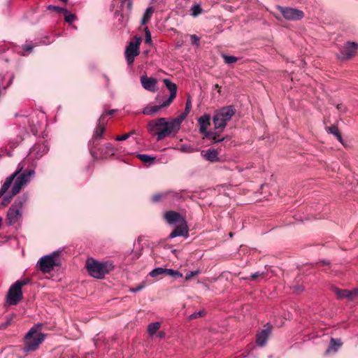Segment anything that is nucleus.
<instances>
[{
	"instance_id": "nucleus-55",
	"label": "nucleus",
	"mask_w": 358,
	"mask_h": 358,
	"mask_svg": "<svg viewBox=\"0 0 358 358\" xmlns=\"http://www.w3.org/2000/svg\"><path fill=\"white\" fill-rule=\"evenodd\" d=\"M157 336L160 338H163L165 337V333L163 331H160L158 333Z\"/></svg>"
},
{
	"instance_id": "nucleus-4",
	"label": "nucleus",
	"mask_w": 358,
	"mask_h": 358,
	"mask_svg": "<svg viewBox=\"0 0 358 358\" xmlns=\"http://www.w3.org/2000/svg\"><path fill=\"white\" fill-rule=\"evenodd\" d=\"M86 267L91 276L101 279L113 271L115 266L112 261L99 262L91 258L87 259Z\"/></svg>"
},
{
	"instance_id": "nucleus-57",
	"label": "nucleus",
	"mask_w": 358,
	"mask_h": 358,
	"mask_svg": "<svg viewBox=\"0 0 358 358\" xmlns=\"http://www.w3.org/2000/svg\"><path fill=\"white\" fill-rule=\"evenodd\" d=\"M321 263L323 264V265H329V262L328 261H326V260H323L321 262Z\"/></svg>"
},
{
	"instance_id": "nucleus-33",
	"label": "nucleus",
	"mask_w": 358,
	"mask_h": 358,
	"mask_svg": "<svg viewBox=\"0 0 358 358\" xmlns=\"http://www.w3.org/2000/svg\"><path fill=\"white\" fill-rule=\"evenodd\" d=\"M166 273V268H162V267H157L154 269H152L150 272V275L151 277H157L158 275H164Z\"/></svg>"
},
{
	"instance_id": "nucleus-13",
	"label": "nucleus",
	"mask_w": 358,
	"mask_h": 358,
	"mask_svg": "<svg viewBox=\"0 0 358 358\" xmlns=\"http://www.w3.org/2000/svg\"><path fill=\"white\" fill-rule=\"evenodd\" d=\"M21 216V210L11 206L6 215L7 224L8 226L13 225Z\"/></svg>"
},
{
	"instance_id": "nucleus-41",
	"label": "nucleus",
	"mask_w": 358,
	"mask_h": 358,
	"mask_svg": "<svg viewBox=\"0 0 358 358\" xmlns=\"http://www.w3.org/2000/svg\"><path fill=\"white\" fill-rule=\"evenodd\" d=\"M13 196L11 192L10 195L4 196L1 202V207L4 208L11 201Z\"/></svg>"
},
{
	"instance_id": "nucleus-17",
	"label": "nucleus",
	"mask_w": 358,
	"mask_h": 358,
	"mask_svg": "<svg viewBox=\"0 0 358 358\" xmlns=\"http://www.w3.org/2000/svg\"><path fill=\"white\" fill-rule=\"evenodd\" d=\"M191 108H192V102H191L190 99L188 98L186 101L185 111L182 114L178 115L177 117L173 118V120H175V124H176L179 128H180L181 123L186 118V117L190 112Z\"/></svg>"
},
{
	"instance_id": "nucleus-24",
	"label": "nucleus",
	"mask_w": 358,
	"mask_h": 358,
	"mask_svg": "<svg viewBox=\"0 0 358 358\" xmlns=\"http://www.w3.org/2000/svg\"><path fill=\"white\" fill-rule=\"evenodd\" d=\"M48 148L44 143L35 145L31 149V152H36V155L38 158L41 157L48 152Z\"/></svg>"
},
{
	"instance_id": "nucleus-40",
	"label": "nucleus",
	"mask_w": 358,
	"mask_h": 358,
	"mask_svg": "<svg viewBox=\"0 0 358 358\" xmlns=\"http://www.w3.org/2000/svg\"><path fill=\"white\" fill-rule=\"evenodd\" d=\"M48 9L50 10H54L57 13H63V14H64V13H67V9H66L64 8L56 6H52V5L49 6L48 7Z\"/></svg>"
},
{
	"instance_id": "nucleus-12",
	"label": "nucleus",
	"mask_w": 358,
	"mask_h": 358,
	"mask_svg": "<svg viewBox=\"0 0 358 358\" xmlns=\"http://www.w3.org/2000/svg\"><path fill=\"white\" fill-rule=\"evenodd\" d=\"M164 217L169 224H174L177 223L180 224L186 222L184 217H182L179 213L173 210L166 211L164 215Z\"/></svg>"
},
{
	"instance_id": "nucleus-6",
	"label": "nucleus",
	"mask_w": 358,
	"mask_h": 358,
	"mask_svg": "<svg viewBox=\"0 0 358 358\" xmlns=\"http://www.w3.org/2000/svg\"><path fill=\"white\" fill-rule=\"evenodd\" d=\"M210 115L206 113L198 118L199 132L203 135V138L212 141L213 144L224 141L227 137H220L218 131L207 130L210 124Z\"/></svg>"
},
{
	"instance_id": "nucleus-2",
	"label": "nucleus",
	"mask_w": 358,
	"mask_h": 358,
	"mask_svg": "<svg viewBox=\"0 0 358 358\" xmlns=\"http://www.w3.org/2000/svg\"><path fill=\"white\" fill-rule=\"evenodd\" d=\"M24 166L25 164L24 162H20L16 171L11 174H15L13 177L14 183L11 188L13 196L17 194L35 176L34 169H24Z\"/></svg>"
},
{
	"instance_id": "nucleus-1",
	"label": "nucleus",
	"mask_w": 358,
	"mask_h": 358,
	"mask_svg": "<svg viewBox=\"0 0 358 358\" xmlns=\"http://www.w3.org/2000/svg\"><path fill=\"white\" fill-rule=\"evenodd\" d=\"M148 131L157 136V140L160 141L167 136H175L180 128L175 124V120L171 119L168 121L165 117H160L151 120L147 125Z\"/></svg>"
},
{
	"instance_id": "nucleus-48",
	"label": "nucleus",
	"mask_w": 358,
	"mask_h": 358,
	"mask_svg": "<svg viewBox=\"0 0 358 358\" xmlns=\"http://www.w3.org/2000/svg\"><path fill=\"white\" fill-rule=\"evenodd\" d=\"M350 301H352L354 297L358 296V287L355 288L352 290L350 291Z\"/></svg>"
},
{
	"instance_id": "nucleus-10",
	"label": "nucleus",
	"mask_w": 358,
	"mask_h": 358,
	"mask_svg": "<svg viewBox=\"0 0 358 358\" xmlns=\"http://www.w3.org/2000/svg\"><path fill=\"white\" fill-rule=\"evenodd\" d=\"M141 37H136L134 41L129 43L125 50V57L128 64L131 65L134 61L135 57L139 55V46L141 43Z\"/></svg>"
},
{
	"instance_id": "nucleus-49",
	"label": "nucleus",
	"mask_w": 358,
	"mask_h": 358,
	"mask_svg": "<svg viewBox=\"0 0 358 358\" xmlns=\"http://www.w3.org/2000/svg\"><path fill=\"white\" fill-rule=\"evenodd\" d=\"M166 196V194H158L152 196V201H159L164 196Z\"/></svg>"
},
{
	"instance_id": "nucleus-11",
	"label": "nucleus",
	"mask_w": 358,
	"mask_h": 358,
	"mask_svg": "<svg viewBox=\"0 0 358 358\" xmlns=\"http://www.w3.org/2000/svg\"><path fill=\"white\" fill-rule=\"evenodd\" d=\"M278 9L283 17L288 20H299L303 17V11L296 8L278 6Z\"/></svg>"
},
{
	"instance_id": "nucleus-58",
	"label": "nucleus",
	"mask_w": 358,
	"mask_h": 358,
	"mask_svg": "<svg viewBox=\"0 0 358 358\" xmlns=\"http://www.w3.org/2000/svg\"><path fill=\"white\" fill-rule=\"evenodd\" d=\"M10 320H11V319L8 320L7 321L6 324H5L2 325V326H3V327H7V325L10 322Z\"/></svg>"
},
{
	"instance_id": "nucleus-47",
	"label": "nucleus",
	"mask_w": 358,
	"mask_h": 358,
	"mask_svg": "<svg viewBox=\"0 0 358 358\" xmlns=\"http://www.w3.org/2000/svg\"><path fill=\"white\" fill-rule=\"evenodd\" d=\"M130 137V134H125L122 136H118L115 138L116 141H125Z\"/></svg>"
},
{
	"instance_id": "nucleus-7",
	"label": "nucleus",
	"mask_w": 358,
	"mask_h": 358,
	"mask_svg": "<svg viewBox=\"0 0 358 358\" xmlns=\"http://www.w3.org/2000/svg\"><path fill=\"white\" fill-rule=\"evenodd\" d=\"M29 281L28 279L20 280L10 286L6 296L7 303L9 305H16L22 299V287L27 285Z\"/></svg>"
},
{
	"instance_id": "nucleus-46",
	"label": "nucleus",
	"mask_w": 358,
	"mask_h": 358,
	"mask_svg": "<svg viewBox=\"0 0 358 358\" xmlns=\"http://www.w3.org/2000/svg\"><path fill=\"white\" fill-rule=\"evenodd\" d=\"M145 282H142L141 285L134 288H131L129 291L132 293H135L142 290L145 287Z\"/></svg>"
},
{
	"instance_id": "nucleus-44",
	"label": "nucleus",
	"mask_w": 358,
	"mask_h": 358,
	"mask_svg": "<svg viewBox=\"0 0 358 358\" xmlns=\"http://www.w3.org/2000/svg\"><path fill=\"white\" fill-rule=\"evenodd\" d=\"M205 315V312L204 311H199V312H196V313H194L192 314H191L189 316V320H193V319H196L199 317H201V316H203Z\"/></svg>"
},
{
	"instance_id": "nucleus-50",
	"label": "nucleus",
	"mask_w": 358,
	"mask_h": 358,
	"mask_svg": "<svg viewBox=\"0 0 358 358\" xmlns=\"http://www.w3.org/2000/svg\"><path fill=\"white\" fill-rule=\"evenodd\" d=\"M38 124L37 125L34 124V121L32 120V122L31 124V131L33 132V134L34 135H36L38 133Z\"/></svg>"
},
{
	"instance_id": "nucleus-39",
	"label": "nucleus",
	"mask_w": 358,
	"mask_h": 358,
	"mask_svg": "<svg viewBox=\"0 0 358 358\" xmlns=\"http://www.w3.org/2000/svg\"><path fill=\"white\" fill-rule=\"evenodd\" d=\"M65 17L64 20L68 23H72L76 18V16L74 14L69 13L67 10V13H64Z\"/></svg>"
},
{
	"instance_id": "nucleus-43",
	"label": "nucleus",
	"mask_w": 358,
	"mask_h": 358,
	"mask_svg": "<svg viewBox=\"0 0 358 358\" xmlns=\"http://www.w3.org/2000/svg\"><path fill=\"white\" fill-rule=\"evenodd\" d=\"M190 39H191V43L192 45H195L196 46L199 45L200 39L196 35H194V34L191 35Z\"/></svg>"
},
{
	"instance_id": "nucleus-25",
	"label": "nucleus",
	"mask_w": 358,
	"mask_h": 358,
	"mask_svg": "<svg viewBox=\"0 0 358 358\" xmlns=\"http://www.w3.org/2000/svg\"><path fill=\"white\" fill-rule=\"evenodd\" d=\"M166 196L172 199L173 201L184 200L185 198V192L182 190L179 192H169L166 193Z\"/></svg>"
},
{
	"instance_id": "nucleus-37",
	"label": "nucleus",
	"mask_w": 358,
	"mask_h": 358,
	"mask_svg": "<svg viewBox=\"0 0 358 358\" xmlns=\"http://www.w3.org/2000/svg\"><path fill=\"white\" fill-rule=\"evenodd\" d=\"M106 152L104 153V155L106 157L113 155L115 154V148L110 143H107L105 146Z\"/></svg>"
},
{
	"instance_id": "nucleus-22",
	"label": "nucleus",
	"mask_w": 358,
	"mask_h": 358,
	"mask_svg": "<svg viewBox=\"0 0 358 358\" xmlns=\"http://www.w3.org/2000/svg\"><path fill=\"white\" fill-rule=\"evenodd\" d=\"M29 199V195L27 193H24L20 196H19L13 203L12 206L18 208L19 210H22L23 206L27 203Z\"/></svg>"
},
{
	"instance_id": "nucleus-5",
	"label": "nucleus",
	"mask_w": 358,
	"mask_h": 358,
	"mask_svg": "<svg viewBox=\"0 0 358 358\" xmlns=\"http://www.w3.org/2000/svg\"><path fill=\"white\" fill-rule=\"evenodd\" d=\"M235 113L236 110L233 106H224L216 110L213 117L215 131H218V134L222 131Z\"/></svg>"
},
{
	"instance_id": "nucleus-14",
	"label": "nucleus",
	"mask_w": 358,
	"mask_h": 358,
	"mask_svg": "<svg viewBox=\"0 0 358 358\" xmlns=\"http://www.w3.org/2000/svg\"><path fill=\"white\" fill-rule=\"evenodd\" d=\"M188 227L187 222L179 224L174 230L169 234V238H174L178 236H188Z\"/></svg>"
},
{
	"instance_id": "nucleus-18",
	"label": "nucleus",
	"mask_w": 358,
	"mask_h": 358,
	"mask_svg": "<svg viewBox=\"0 0 358 358\" xmlns=\"http://www.w3.org/2000/svg\"><path fill=\"white\" fill-rule=\"evenodd\" d=\"M104 121V115H101L98 120V124L93 134L94 140H99L102 138L105 128L103 125Z\"/></svg>"
},
{
	"instance_id": "nucleus-35",
	"label": "nucleus",
	"mask_w": 358,
	"mask_h": 358,
	"mask_svg": "<svg viewBox=\"0 0 358 358\" xmlns=\"http://www.w3.org/2000/svg\"><path fill=\"white\" fill-rule=\"evenodd\" d=\"M165 275L172 276L175 278H181L182 276V274L181 273H180L179 271H178L176 270L171 269V268H166Z\"/></svg>"
},
{
	"instance_id": "nucleus-45",
	"label": "nucleus",
	"mask_w": 358,
	"mask_h": 358,
	"mask_svg": "<svg viewBox=\"0 0 358 358\" xmlns=\"http://www.w3.org/2000/svg\"><path fill=\"white\" fill-rule=\"evenodd\" d=\"M145 43H151V42H152L151 34L148 27L145 28Z\"/></svg>"
},
{
	"instance_id": "nucleus-16",
	"label": "nucleus",
	"mask_w": 358,
	"mask_h": 358,
	"mask_svg": "<svg viewBox=\"0 0 358 358\" xmlns=\"http://www.w3.org/2000/svg\"><path fill=\"white\" fill-rule=\"evenodd\" d=\"M166 88L170 91L169 97L166 100V104H171L176 96L177 86L175 83H172L169 79L165 78L163 80Z\"/></svg>"
},
{
	"instance_id": "nucleus-9",
	"label": "nucleus",
	"mask_w": 358,
	"mask_h": 358,
	"mask_svg": "<svg viewBox=\"0 0 358 358\" xmlns=\"http://www.w3.org/2000/svg\"><path fill=\"white\" fill-rule=\"evenodd\" d=\"M57 263L55 259V252L42 257L37 262L36 266L44 273H49L54 269Z\"/></svg>"
},
{
	"instance_id": "nucleus-38",
	"label": "nucleus",
	"mask_w": 358,
	"mask_h": 358,
	"mask_svg": "<svg viewBox=\"0 0 358 358\" xmlns=\"http://www.w3.org/2000/svg\"><path fill=\"white\" fill-rule=\"evenodd\" d=\"M179 150L184 152L191 153L193 152L195 149L191 145L187 144L181 145Z\"/></svg>"
},
{
	"instance_id": "nucleus-31",
	"label": "nucleus",
	"mask_w": 358,
	"mask_h": 358,
	"mask_svg": "<svg viewBox=\"0 0 358 358\" xmlns=\"http://www.w3.org/2000/svg\"><path fill=\"white\" fill-rule=\"evenodd\" d=\"M190 13L192 17H196L203 13V9L200 4L196 3L191 7Z\"/></svg>"
},
{
	"instance_id": "nucleus-32",
	"label": "nucleus",
	"mask_w": 358,
	"mask_h": 358,
	"mask_svg": "<svg viewBox=\"0 0 358 358\" xmlns=\"http://www.w3.org/2000/svg\"><path fill=\"white\" fill-rule=\"evenodd\" d=\"M328 131L333 135H334L336 138L340 141L342 142V136L338 131V129L336 126H331L328 128Z\"/></svg>"
},
{
	"instance_id": "nucleus-60",
	"label": "nucleus",
	"mask_w": 358,
	"mask_h": 358,
	"mask_svg": "<svg viewBox=\"0 0 358 358\" xmlns=\"http://www.w3.org/2000/svg\"><path fill=\"white\" fill-rule=\"evenodd\" d=\"M128 134H130V136H131L132 134H135V131L132 130L130 132H129Z\"/></svg>"
},
{
	"instance_id": "nucleus-34",
	"label": "nucleus",
	"mask_w": 358,
	"mask_h": 358,
	"mask_svg": "<svg viewBox=\"0 0 358 358\" xmlns=\"http://www.w3.org/2000/svg\"><path fill=\"white\" fill-rule=\"evenodd\" d=\"M265 275L266 274L264 272L257 271L252 273L250 277H243L242 279L256 280L257 278H264Z\"/></svg>"
},
{
	"instance_id": "nucleus-51",
	"label": "nucleus",
	"mask_w": 358,
	"mask_h": 358,
	"mask_svg": "<svg viewBox=\"0 0 358 358\" xmlns=\"http://www.w3.org/2000/svg\"><path fill=\"white\" fill-rule=\"evenodd\" d=\"M123 3L127 4V7H128L129 10L131 9V7H132V1H131V0H123Z\"/></svg>"
},
{
	"instance_id": "nucleus-30",
	"label": "nucleus",
	"mask_w": 358,
	"mask_h": 358,
	"mask_svg": "<svg viewBox=\"0 0 358 358\" xmlns=\"http://www.w3.org/2000/svg\"><path fill=\"white\" fill-rule=\"evenodd\" d=\"M137 158L139 159L141 161H142L144 163H147L149 164H152L154 163L155 157H151L146 154H138L137 155Z\"/></svg>"
},
{
	"instance_id": "nucleus-42",
	"label": "nucleus",
	"mask_w": 358,
	"mask_h": 358,
	"mask_svg": "<svg viewBox=\"0 0 358 358\" xmlns=\"http://www.w3.org/2000/svg\"><path fill=\"white\" fill-rule=\"evenodd\" d=\"M199 273H200L199 270L189 271L185 275V280L188 281V280H191L194 276H196V275H199Z\"/></svg>"
},
{
	"instance_id": "nucleus-59",
	"label": "nucleus",
	"mask_w": 358,
	"mask_h": 358,
	"mask_svg": "<svg viewBox=\"0 0 358 358\" xmlns=\"http://www.w3.org/2000/svg\"><path fill=\"white\" fill-rule=\"evenodd\" d=\"M214 87L215 89H217L218 90V92L220 91V87L219 86V85L216 84V85H215Z\"/></svg>"
},
{
	"instance_id": "nucleus-23",
	"label": "nucleus",
	"mask_w": 358,
	"mask_h": 358,
	"mask_svg": "<svg viewBox=\"0 0 358 358\" xmlns=\"http://www.w3.org/2000/svg\"><path fill=\"white\" fill-rule=\"evenodd\" d=\"M341 345L342 342L340 339L331 338L330 341L329 346L326 350V353L329 354L331 352H336Z\"/></svg>"
},
{
	"instance_id": "nucleus-56",
	"label": "nucleus",
	"mask_w": 358,
	"mask_h": 358,
	"mask_svg": "<svg viewBox=\"0 0 358 358\" xmlns=\"http://www.w3.org/2000/svg\"><path fill=\"white\" fill-rule=\"evenodd\" d=\"M303 289L301 287H294V290L296 291V292H301L302 291Z\"/></svg>"
},
{
	"instance_id": "nucleus-20",
	"label": "nucleus",
	"mask_w": 358,
	"mask_h": 358,
	"mask_svg": "<svg viewBox=\"0 0 358 358\" xmlns=\"http://www.w3.org/2000/svg\"><path fill=\"white\" fill-rule=\"evenodd\" d=\"M170 104H166L165 101L160 105L145 107L142 113L145 115H152L157 113L162 108L167 107Z\"/></svg>"
},
{
	"instance_id": "nucleus-29",
	"label": "nucleus",
	"mask_w": 358,
	"mask_h": 358,
	"mask_svg": "<svg viewBox=\"0 0 358 358\" xmlns=\"http://www.w3.org/2000/svg\"><path fill=\"white\" fill-rule=\"evenodd\" d=\"M161 323L159 322H152L148 326V333L150 336H154L159 329Z\"/></svg>"
},
{
	"instance_id": "nucleus-36",
	"label": "nucleus",
	"mask_w": 358,
	"mask_h": 358,
	"mask_svg": "<svg viewBox=\"0 0 358 358\" xmlns=\"http://www.w3.org/2000/svg\"><path fill=\"white\" fill-rule=\"evenodd\" d=\"M222 57L224 59V62L227 64L235 63L238 60V58L235 56L223 55Z\"/></svg>"
},
{
	"instance_id": "nucleus-26",
	"label": "nucleus",
	"mask_w": 358,
	"mask_h": 358,
	"mask_svg": "<svg viewBox=\"0 0 358 358\" xmlns=\"http://www.w3.org/2000/svg\"><path fill=\"white\" fill-rule=\"evenodd\" d=\"M15 176V174L10 175L6 179L4 183L3 184L1 188L0 189V197H1L11 186L12 183L13 182V177Z\"/></svg>"
},
{
	"instance_id": "nucleus-21",
	"label": "nucleus",
	"mask_w": 358,
	"mask_h": 358,
	"mask_svg": "<svg viewBox=\"0 0 358 358\" xmlns=\"http://www.w3.org/2000/svg\"><path fill=\"white\" fill-rule=\"evenodd\" d=\"M271 334V329L269 328L262 329L257 335V343L259 346H264L268 340V336Z\"/></svg>"
},
{
	"instance_id": "nucleus-8",
	"label": "nucleus",
	"mask_w": 358,
	"mask_h": 358,
	"mask_svg": "<svg viewBox=\"0 0 358 358\" xmlns=\"http://www.w3.org/2000/svg\"><path fill=\"white\" fill-rule=\"evenodd\" d=\"M358 49V43L352 41H348L339 48V52L337 57L341 60H348L355 56Z\"/></svg>"
},
{
	"instance_id": "nucleus-3",
	"label": "nucleus",
	"mask_w": 358,
	"mask_h": 358,
	"mask_svg": "<svg viewBox=\"0 0 358 358\" xmlns=\"http://www.w3.org/2000/svg\"><path fill=\"white\" fill-rule=\"evenodd\" d=\"M42 324H38L32 327L24 336V352L36 351L44 341L46 334L41 332Z\"/></svg>"
},
{
	"instance_id": "nucleus-52",
	"label": "nucleus",
	"mask_w": 358,
	"mask_h": 358,
	"mask_svg": "<svg viewBox=\"0 0 358 358\" xmlns=\"http://www.w3.org/2000/svg\"><path fill=\"white\" fill-rule=\"evenodd\" d=\"M33 49V47L31 46V45H26L24 46L23 48V50L25 51V52H30Z\"/></svg>"
},
{
	"instance_id": "nucleus-15",
	"label": "nucleus",
	"mask_w": 358,
	"mask_h": 358,
	"mask_svg": "<svg viewBox=\"0 0 358 358\" xmlns=\"http://www.w3.org/2000/svg\"><path fill=\"white\" fill-rule=\"evenodd\" d=\"M141 83L146 90L153 92L157 90V80L155 78L143 76L141 77Z\"/></svg>"
},
{
	"instance_id": "nucleus-27",
	"label": "nucleus",
	"mask_w": 358,
	"mask_h": 358,
	"mask_svg": "<svg viewBox=\"0 0 358 358\" xmlns=\"http://www.w3.org/2000/svg\"><path fill=\"white\" fill-rule=\"evenodd\" d=\"M333 291L336 294V296L338 299H342L346 298L350 300V290L348 289H340L337 287H334Z\"/></svg>"
},
{
	"instance_id": "nucleus-53",
	"label": "nucleus",
	"mask_w": 358,
	"mask_h": 358,
	"mask_svg": "<svg viewBox=\"0 0 358 358\" xmlns=\"http://www.w3.org/2000/svg\"><path fill=\"white\" fill-rule=\"evenodd\" d=\"M336 108L338 110L341 111V112H345V107L344 106H343L342 104H338L336 106Z\"/></svg>"
},
{
	"instance_id": "nucleus-19",
	"label": "nucleus",
	"mask_w": 358,
	"mask_h": 358,
	"mask_svg": "<svg viewBox=\"0 0 358 358\" xmlns=\"http://www.w3.org/2000/svg\"><path fill=\"white\" fill-rule=\"evenodd\" d=\"M201 156L207 161L210 162H216L219 161L218 152L215 150L209 149L206 151L202 150Z\"/></svg>"
},
{
	"instance_id": "nucleus-54",
	"label": "nucleus",
	"mask_w": 358,
	"mask_h": 358,
	"mask_svg": "<svg viewBox=\"0 0 358 358\" xmlns=\"http://www.w3.org/2000/svg\"><path fill=\"white\" fill-rule=\"evenodd\" d=\"M114 112H115L114 110H108V112H106V113H103L102 115H104V117H105L106 115H113Z\"/></svg>"
},
{
	"instance_id": "nucleus-28",
	"label": "nucleus",
	"mask_w": 358,
	"mask_h": 358,
	"mask_svg": "<svg viewBox=\"0 0 358 358\" xmlns=\"http://www.w3.org/2000/svg\"><path fill=\"white\" fill-rule=\"evenodd\" d=\"M154 11L155 10L153 7L150 6L147 8L141 20V24H145L150 20L152 14L154 13Z\"/></svg>"
}]
</instances>
